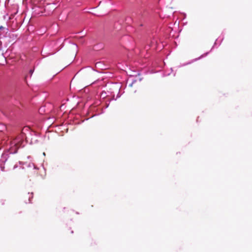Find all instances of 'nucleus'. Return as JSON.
<instances>
[{
	"mask_svg": "<svg viewBox=\"0 0 252 252\" xmlns=\"http://www.w3.org/2000/svg\"><path fill=\"white\" fill-rule=\"evenodd\" d=\"M22 143V141L21 139H20L19 138H16L13 139L11 142V145L15 146L16 147V149H18L20 147Z\"/></svg>",
	"mask_w": 252,
	"mask_h": 252,
	"instance_id": "f257e3e1",
	"label": "nucleus"
},
{
	"mask_svg": "<svg viewBox=\"0 0 252 252\" xmlns=\"http://www.w3.org/2000/svg\"><path fill=\"white\" fill-rule=\"evenodd\" d=\"M3 29V27L2 26L0 27V29Z\"/></svg>",
	"mask_w": 252,
	"mask_h": 252,
	"instance_id": "f03ea898",
	"label": "nucleus"
}]
</instances>
